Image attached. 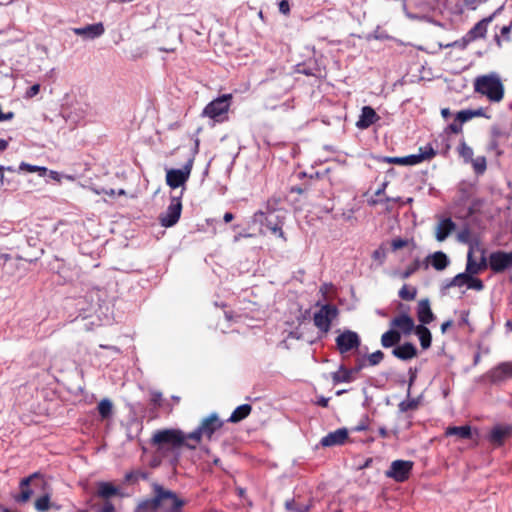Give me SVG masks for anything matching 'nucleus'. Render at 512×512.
Listing matches in <instances>:
<instances>
[{"mask_svg": "<svg viewBox=\"0 0 512 512\" xmlns=\"http://www.w3.org/2000/svg\"><path fill=\"white\" fill-rule=\"evenodd\" d=\"M474 89L492 102H499L504 96L503 83L500 76L495 72L475 78Z\"/></svg>", "mask_w": 512, "mask_h": 512, "instance_id": "f257e3e1", "label": "nucleus"}, {"mask_svg": "<svg viewBox=\"0 0 512 512\" xmlns=\"http://www.w3.org/2000/svg\"><path fill=\"white\" fill-rule=\"evenodd\" d=\"M153 488L155 496L144 503L145 507L164 512H177L183 506L184 502L172 491L165 490L158 484H155Z\"/></svg>", "mask_w": 512, "mask_h": 512, "instance_id": "f03ea898", "label": "nucleus"}, {"mask_svg": "<svg viewBox=\"0 0 512 512\" xmlns=\"http://www.w3.org/2000/svg\"><path fill=\"white\" fill-rule=\"evenodd\" d=\"M187 440H189L187 435H184L181 431L174 429L157 431L152 438L153 443L158 445L160 450H164L166 445L173 449L178 448L181 445H186L187 447L194 449L196 445L190 444Z\"/></svg>", "mask_w": 512, "mask_h": 512, "instance_id": "7ed1b4c3", "label": "nucleus"}, {"mask_svg": "<svg viewBox=\"0 0 512 512\" xmlns=\"http://www.w3.org/2000/svg\"><path fill=\"white\" fill-rule=\"evenodd\" d=\"M223 425V422L219 419L217 414L212 413L208 417L204 418L197 430L187 434V438L199 443L202 437L211 439L212 435L218 431Z\"/></svg>", "mask_w": 512, "mask_h": 512, "instance_id": "20e7f679", "label": "nucleus"}, {"mask_svg": "<svg viewBox=\"0 0 512 512\" xmlns=\"http://www.w3.org/2000/svg\"><path fill=\"white\" fill-rule=\"evenodd\" d=\"M487 265L485 250L479 246L478 242L470 243V248L467 254L466 269L464 272L477 275L486 269Z\"/></svg>", "mask_w": 512, "mask_h": 512, "instance_id": "39448f33", "label": "nucleus"}, {"mask_svg": "<svg viewBox=\"0 0 512 512\" xmlns=\"http://www.w3.org/2000/svg\"><path fill=\"white\" fill-rule=\"evenodd\" d=\"M231 94H225L211 101L204 109L203 114L211 119L219 120L230 107Z\"/></svg>", "mask_w": 512, "mask_h": 512, "instance_id": "423d86ee", "label": "nucleus"}, {"mask_svg": "<svg viewBox=\"0 0 512 512\" xmlns=\"http://www.w3.org/2000/svg\"><path fill=\"white\" fill-rule=\"evenodd\" d=\"M192 170V161L190 160L181 169H168L166 171V183L172 189L182 187L188 181Z\"/></svg>", "mask_w": 512, "mask_h": 512, "instance_id": "0eeeda50", "label": "nucleus"}, {"mask_svg": "<svg viewBox=\"0 0 512 512\" xmlns=\"http://www.w3.org/2000/svg\"><path fill=\"white\" fill-rule=\"evenodd\" d=\"M338 310L331 305H324L314 314L315 326L324 333L330 329L332 321L337 317Z\"/></svg>", "mask_w": 512, "mask_h": 512, "instance_id": "6e6552de", "label": "nucleus"}, {"mask_svg": "<svg viewBox=\"0 0 512 512\" xmlns=\"http://www.w3.org/2000/svg\"><path fill=\"white\" fill-rule=\"evenodd\" d=\"M182 203L180 197H172L169 206L166 211L159 217L160 223L163 227L174 226L181 215Z\"/></svg>", "mask_w": 512, "mask_h": 512, "instance_id": "1a4fd4ad", "label": "nucleus"}, {"mask_svg": "<svg viewBox=\"0 0 512 512\" xmlns=\"http://www.w3.org/2000/svg\"><path fill=\"white\" fill-rule=\"evenodd\" d=\"M252 221L255 224H260L265 226L267 230L271 231L273 234H278V236L282 237L283 232L281 230L282 223L277 220V217L273 213L265 214L262 211L256 212Z\"/></svg>", "mask_w": 512, "mask_h": 512, "instance_id": "9d476101", "label": "nucleus"}, {"mask_svg": "<svg viewBox=\"0 0 512 512\" xmlns=\"http://www.w3.org/2000/svg\"><path fill=\"white\" fill-rule=\"evenodd\" d=\"M474 275L468 272L459 273L452 278L447 287L467 286L468 289L482 291L484 288L483 282L479 278H475Z\"/></svg>", "mask_w": 512, "mask_h": 512, "instance_id": "9b49d317", "label": "nucleus"}, {"mask_svg": "<svg viewBox=\"0 0 512 512\" xmlns=\"http://www.w3.org/2000/svg\"><path fill=\"white\" fill-rule=\"evenodd\" d=\"M412 466L411 461L395 460L391 463L390 469L385 472V475L397 482H403L409 477Z\"/></svg>", "mask_w": 512, "mask_h": 512, "instance_id": "f8f14e48", "label": "nucleus"}, {"mask_svg": "<svg viewBox=\"0 0 512 512\" xmlns=\"http://www.w3.org/2000/svg\"><path fill=\"white\" fill-rule=\"evenodd\" d=\"M336 344L340 353L344 354L360 345V338L354 331L347 330L336 338Z\"/></svg>", "mask_w": 512, "mask_h": 512, "instance_id": "ddd939ff", "label": "nucleus"}, {"mask_svg": "<svg viewBox=\"0 0 512 512\" xmlns=\"http://www.w3.org/2000/svg\"><path fill=\"white\" fill-rule=\"evenodd\" d=\"M72 32L80 36L83 40H94L105 33V27L102 22H98L83 27L72 28Z\"/></svg>", "mask_w": 512, "mask_h": 512, "instance_id": "4468645a", "label": "nucleus"}, {"mask_svg": "<svg viewBox=\"0 0 512 512\" xmlns=\"http://www.w3.org/2000/svg\"><path fill=\"white\" fill-rule=\"evenodd\" d=\"M489 266L496 273L512 268L509 253L504 251L491 253L489 256Z\"/></svg>", "mask_w": 512, "mask_h": 512, "instance_id": "2eb2a0df", "label": "nucleus"}, {"mask_svg": "<svg viewBox=\"0 0 512 512\" xmlns=\"http://www.w3.org/2000/svg\"><path fill=\"white\" fill-rule=\"evenodd\" d=\"M492 382H503L512 378V362H502L492 368L489 372Z\"/></svg>", "mask_w": 512, "mask_h": 512, "instance_id": "dca6fc26", "label": "nucleus"}, {"mask_svg": "<svg viewBox=\"0 0 512 512\" xmlns=\"http://www.w3.org/2000/svg\"><path fill=\"white\" fill-rule=\"evenodd\" d=\"M391 327L403 334H410L416 327L414 320L407 314L395 317L391 323Z\"/></svg>", "mask_w": 512, "mask_h": 512, "instance_id": "f3484780", "label": "nucleus"}, {"mask_svg": "<svg viewBox=\"0 0 512 512\" xmlns=\"http://www.w3.org/2000/svg\"><path fill=\"white\" fill-rule=\"evenodd\" d=\"M456 224L450 218L441 219L435 226V238L438 242L445 241L455 230Z\"/></svg>", "mask_w": 512, "mask_h": 512, "instance_id": "a211bd4d", "label": "nucleus"}, {"mask_svg": "<svg viewBox=\"0 0 512 512\" xmlns=\"http://www.w3.org/2000/svg\"><path fill=\"white\" fill-rule=\"evenodd\" d=\"M434 155L435 152L431 146L421 147L419 153L403 157V165H416L431 159Z\"/></svg>", "mask_w": 512, "mask_h": 512, "instance_id": "6ab92c4d", "label": "nucleus"}, {"mask_svg": "<svg viewBox=\"0 0 512 512\" xmlns=\"http://www.w3.org/2000/svg\"><path fill=\"white\" fill-rule=\"evenodd\" d=\"M348 437V431L345 428L337 429L321 439V445L331 447L343 444Z\"/></svg>", "mask_w": 512, "mask_h": 512, "instance_id": "aec40b11", "label": "nucleus"}, {"mask_svg": "<svg viewBox=\"0 0 512 512\" xmlns=\"http://www.w3.org/2000/svg\"><path fill=\"white\" fill-rule=\"evenodd\" d=\"M378 119L379 116L376 114L375 110L372 107L364 106L361 109V114L359 116L358 121L356 122V127L362 130L367 129Z\"/></svg>", "mask_w": 512, "mask_h": 512, "instance_id": "412c9836", "label": "nucleus"}, {"mask_svg": "<svg viewBox=\"0 0 512 512\" xmlns=\"http://www.w3.org/2000/svg\"><path fill=\"white\" fill-rule=\"evenodd\" d=\"M38 478H39V474L34 473V474L30 475L29 477L22 479L20 482L21 492L18 496L15 497V500L20 503L27 502L33 494V491L29 488V485L34 479H38Z\"/></svg>", "mask_w": 512, "mask_h": 512, "instance_id": "4be33fe9", "label": "nucleus"}, {"mask_svg": "<svg viewBox=\"0 0 512 512\" xmlns=\"http://www.w3.org/2000/svg\"><path fill=\"white\" fill-rule=\"evenodd\" d=\"M418 320L423 324H429L434 319V314L430 308V302L428 299H422L418 303L417 307Z\"/></svg>", "mask_w": 512, "mask_h": 512, "instance_id": "5701e85b", "label": "nucleus"}, {"mask_svg": "<svg viewBox=\"0 0 512 512\" xmlns=\"http://www.w3.org/2000/svg\"><path fill=\"white\" fill-rule=\"evenodd\" d=\"M392 354L400 360H410L417 355V349L412 343H404L395 347Z\"/></svg>", "mask_w": 512, "mask_h": 512, "instance_id": "b1692460", "label": "nucleus"}, {"mask_svg": "<svg viewBox=\"0 0 512 512\" xmlns=\"http://www.w3.org/2000/svg\"><path fill=\"white\" fill-rule=\"evenodd\" d=\"M510 433V427L498 425L491 430L488 439L494 445H501Z\"/></svg>", "mask_w": 512, "mask_h": 512, "instance_id": "393cba45", "label": "nucleus"}, {"mask_svg": "<svg viewBox=\"0 0 512 512\" xmlns=\"http://www.w3.org/2000/svg\"><path fill=\"white\" fill-rule=\"evenodd\" d=\"M360 370V367L354 370L345 369L340 366L339 369L332 373L331 377L335 384L338 383H350L354 380V374Z\"/></svg>", "mask_w": 512, "mask_h": 512, "instance_id": "a878e982", "label": "nucleus"}, {"mask_svg": "<svg viewBox=\"0 0 512 512\" xmlns=\"http://www.w3.org/2000/svg\"><path fill=\"white\" fill-rule=\"evenodd\" d=\"M427 261L438 271L444 270L450 262L447 255L442 251H437L429 255Z\"/></svg>", "mask_w": 512, "mask_h": 512, "instance_id": "bb28decb", "label": "nucleus"}, {"mask_svg": "<svg viewBox=\"0 0 512 512\" xmlns=\"http://www.w3.org/2000/svg\"><path fill=\"white\" fill-rule=\"evenodd\" d=\"M420 267V261H413L405 270H394L390 273V276L400 280L408 279L412 274H414Z\"/></svg>", "mask_w": 512, "mask_h": 512, "instance_id": "cd10ccee", "label": "nucleus"}, {"mask_svg": "<svg viewBox=\"0 0 512 512\" xmlns=\"http://www.w3.org/2000/svg\"><path fill=\"white\" fill-rule=\"evenodd\" d=\"M400 340H401L400 332L392 328V329L388 330L387 332H385L381 336V345L384 348H389V347H392V346L396 345L397 343H399Z\"/></svg>", "mask_w": 512, "mask_h": 512, "instance_id": "c85d7f7f", "label": "nucleus"}, {"mask_svg": "<svg viewBox=\"0 0 512 512\" xmlns=\"http://www.w3.org/2000/svg\"><path fill=\"white\" fill-rule=\"evenodd\" d=\"M415 333L419 338L420 345L423 349H428L431 345V333L424 325H418L415 328Z\"/></svg>", "mask_w": 512, "mask_h": 512, "instance_id": "c756f323", "label": "nucleus"}, {"mask_svg": "<svg viewBox=\"0 0 512 512\" xmlns=\"http://www.w3.org/2000/svg\"><path fill=\"white\" fill-rule=\"evenodd\" d=\"M250 412H251L250 405H248V404L240 405L233 411V413L229 417V421L232 423H237V422L243 420L244 418H246L250 414Z\"/></svg>", "mask_w": 512, "mask_h": 512, "instance_id": "7c9ffc66", "label": "nucleus"}, {"mask_svg": "<svg viewBox=\"0 0 512 512\" xmlns=\"http://www.w3.org/2000/svg\"><path fill=\"white\" fill-rule=\"evenodd\" d=\"M446 435L447 436H457L461 439H467V438H470L471 436V427L468 426V425H465V426H454V427H448L446 429Z\"/></svg>", "mask_w": 512, "mask_h": 512, "instance_id": "2f4dec72", "label": "nucleus"}, {"mask_svg": "<svg viewBox=\"0 0 512 512\" xmlns=\"http://www.w3.org/2000/svg\"><path fill=\"white\" fill-rule=\"evenodd\" d=\"M97 492L101 497L108 498L117 493V488L109 482H101L98 484Z\"/></svg>", "mask_w": 512, "mask_h": 512, "instance_id": "473e14b6", "label": "nucleus"}, {"mask_svg": "<svg viewBox=\"0 0 512 512\" xmlns=\"http://www.w3.org/2000/svg\"><path fill=\"white\" fill-rule=\"evenodd\" d=\"M457 151L460 157L463 158L464 162L469 163L470 161H472L474 152L473 149L466 144V142L462 141L459 144Z\"/></svg>", "mask_w": 512, "mask_h": 512, "instance_id": "72a5a7b5", "label": "nucleus"}, {"mask_svg": "<svg viewBox=\"0 0 512 512\" xmlns=\"http://www.w3.org/2000/svg\"><path fill=\"white\" fill-rule=\"evenodd\" d=\"M399 297L406 301L414 300L417 295V289L414 286L403 285L399 290Z\"/></svg>", "mask_w": 512, "mask_h": 512, "instance_id": "f704fd0d", "label": "nucleus"}, {"mask_svg": "<svg viewBox=\"0 0 512 512\" xmlns=\"http://www.w3.org/2000/svg\"><path fill=\"white\" fill-rule=\"evenodd\" d=\"M113 405L108 399H103L98 404V411L102 418H108L112 414Z\"/></svg>", "mask_w": 512, "mask_h": 512, "instance_id": "c9c22d12", "label": "nucleus"}, {"mask_svg": "<svg viewBox=\"0 0 512 512\" xmlns=\"http://www.w3.org/2000/svg\"><path fill=\"white\" fill-rule=\"evenodd\" d=\"M492 19H493V15L479 21L473 29V32L475 33V35L476 36H484L487 32V26L492 21Z\"/></svg>", "mask_w": 512, "mask_h": 512, "instance_id": "e433bc0d", "label": "nucleus"}, {"mask_svg": "<svg viewBox=\"0 0 512 512\" xmlns=\"http://www.w3.org/2000/svg\"><path fill=\"white\" fill-rule=\"evenodd\" d=\"M469 163L472 164L474 171L477 174H482L487 167L486 158L484 156H478L476 158H473L472 161H470Z\"/></svg>", "mask_w": 512, "mask_h": 512, "instance_id": "4c0bfd02", "label": "nucleus"}, {"mask_svg": "<svg viewBox=\"0 0 512 512\" xmlns=\"http://www.w3.org/2000/svg\"><path fill=\"white\" fill-rule=\"evenodd\" d=\"M391 249L392 251H397L399 249H402L404 247H408L409 245L412 246V248L415 247L414 242L409 239H402V238H395L391 241Z\"/></svg>", "mask_w": 512, "mask_h": 512, "instance_id": "58836bf2", "label": "nucleus"}, {"mask_svg": "<svg viewBox=\"0 0 512 512\" xmlns=\"http://www.w3.org/2000/svg\"><path fill=\"white\" fill-rule=\"evenodd\" d=\"M49 502H50V497H49L48 494L38 498L35 501V508H36V510L40 511V512L47 511L49 509V507H50Z\"/></svg>", "mask_w": 512, "mask_h": 512, "instance_id": "ea45409f", "label": "nucleus"}, {"mask_svg": "<svg viewBox=\"0 0 512 512\" xmlns=\"http://www.w3.org/2000/svg\"><path fill=\"white\" fill-rule=\"evenodd\" d=\"M386 256H387V251L384 248V246H380L372 254V258L375 261H377L380 265H382L384 263Z\"/></svg>", "mask_w": 512, "mask_h": 512, "instance_id": "a19ab883", "label": "nucleus"}, {"mask_svg": "<svg viewBox=\"0 0 512 512\" xmlns=\"http://www.w3.org/2000/svg\"><path fill=\"white\" fill-rule=\"evenodd\" d=\"M383 358H384L383 352L378 350L368 356V362L371 366H375V365L379 364L383 360Z\"/></svg>", "mask_w": 512, "mask_h": 512, "instance_id": "79ce46f5", "label": "nucleus"}, {"mask_svg": "<svg viewBox=\"0 0 512 512\" xmlns=\"http://www.w3.org/2000/svg\"><path fill=\"white\" fill-rule=\"evenodd\" d=\"M457 120L460 122H466L473 118L472 110H462L457 113Z\"/></svg>", "mask_w": 512, "mask_h": 512, "instance_id": "37998d69", "label": "nucleus"}, {"mask_svg": "<svg viewBox=\"0 0 512 512\" xmlns=\"http://www.w3.org/2000/svg\"><path fill=\"white\" fill-rule=\"evenodd\" d=\"M418 406V401L417 400H407V401H404L400 404V409L402 411H407L409 409H416Z\"/></svg>", "mask_w": 512, "mask_h": 512, "instance_id": "c03bdc74", "label": "nucleus"}, {"mask_svg": "<svg viewBox=\"0 0 512 512\" xmlns=\"http://www.w3.org/2000/svg\"><path fill=\"white\" fill-rule=\"evenodd\" d=\"M457 239L459 242H462V243H469L470 242V231L469 229L465 228L463 230H461L458 235H457Z\"/></svg>", "mask_w": 512, "mask_h": 512, "instance_id": "a18cd8bd", "label": "nucleus"}, {"mask_svg": "<svg viewBox=\"0 0 512 512\" xmlns=\"http://www.w3.org/2000/svg\"><path fill=\"white\" fill-rule=\"evenodd\" d=\"M40 91V85L34 84L32 85L25 93V98H32L36 96Z\"/></svg>", "mask_w": 512, "mask_h": 512, "instance_id": "49530a36", "label": "nucleus"}, {"mask_svg": "<svg viewBox=\"0 0 512 512\" xmlns=\"http://www.w3.org/2000/svg\"><path fill=\"white\" fill-rule=\"evenodd\" d=\"M19 169L22 171H27L29 173H34L36 170H39V166L31 165L25 162L20 163Z\"/></svg>", "mask_w": 512, "mask_h": 512, "instance_id": "de8ad7c7", "label": "nucleus"}, {"mask_svg": "<svg viewBox=\"0 0 512 512\" xmlns=\"http://www.w3.org/2000/svg\"><path fill=\"white\" fill-rule=\"evenodd\" d=\"M279 11L284 14V15H287L290 11V6H289V3L288 1L286 0H282L280 3H279Z\"/></svg>", "mask_w": 512, "mask_h": 512, "instance_id": "09e8293b", "label": "nucleus"}, {"mask_svg": "<svg viewBox=\"0 0 512 512\" xmlns=\"http://www.w3.org/2000/svg\"><path fill=\"white\" fill-rule=\"evenodd\" d=\"M385 160L388 162V163H393V164H398V165H403V157H387L385 158Z\"/></svg>", "mask_w": 512, "mask_h": 512, "instance_id": "8fccbe9b", "label": "nucleus"}, {"mask_svg": "<svg viewBox=\"0 0 512 512\" xmlns=\"http://www.w3.org/2000/svg\"><path fill=\"white\" fill-rule=\"evenodd\" d=\"M138 477L146 478V474L142 473V472H136V473H129L126 475L127 480H131L132 478H138Z\"/></svg>", "mask_w": 512, "mask_h": 512, "instance_id": "3c124183", "label": "nucleus"}, {"mask_svg": "<svg viewBox=\"0 0 512 512\" xmlns=\"http://www.w3.org/2000/svg\"><path fill=\"white\" fill-rule=\"evenodd\" d=\"M93 191L96 193V194H101V193H105L106 195L110 196V197H113L115 196L116 192L113 190V189H110V190H104L102 189L101 191L98 190V189H93Z\"/></svg>", "mask_w": 512, "mask_h": 512, "instance_id": "603ef678", "label": "nucleus"}, {"mask_svg": "<svg viewBox=\"0 0 512 512\" xmlns=\"http://www.w3.org/2000/svg\"><path fill=\"white\" fill-rule=\"evenodd\" d=\"M49 176L50 178L58 182H60L62 179V175L59 172L53 170L49 171Z\"/></svg>", "mask_w": 512, "mask_h": 512, "instance_id": "864d4df0", "label": "nucleus"}, {"mask_svg": "<svg viewBox=\"0 0 512 512\" xmlns=\"http://www.w3.org/2000/svg\"><path fill=\"white\" fill-rule=\"evenodd\" d=\"M453 324L452 320H447L441 325V332L445 333L449 327H451Z\"/></svg>", "mask_w": 512, "mask_h": 512, "instance_id": "5fc2aeb1", "label": "nucleus"}, {"mask_svg": "<svg viewBox=\"0 0 512 512\" xmlns=\"http://www.w3.org/2000/svg\"><path fill=\"white\" fill-rule=\"evenodd\" d=\"M114 511V507L111 503L107 502L104 504L103 508H102V512H113Z\"/></svg>", "mask_w": 512, "mask_h": 512, "instance_id": "6e6d98bb", "label": "nucleus"}, {"mask_svg": "<svg viewBox=\"0 0 512 512\" xmlns=\"http://www.w3.org/2000/svg\"><path fill=\"white\" fill-rule=\"evenodd\" d=\"M328 402H329V399L328 398H325V397H321L319 398V400L317 401V403L322 406V407H327L328 406Z\"/></svg>", "mask_w": 512, "mask_h": 512, "instance_id": "4d7b16f0", "label": "nucleus"}, {"mask_svg": "<svg viewBox=\"0 0 512 512\" xmlns=\"http://www.w3.org/2000/svg\"><path fill=\"white\" fill-rule=\"evenodd\" d=\"M510 30H511V27H510V26H503V27L501 28V34H502L503 36H508V35H509V33H510Z\"/></svg>", "mask_w": 512, "mask_h": 512, "instance_id": "13d9d810", "label": "nucleus"}, {"mask_svg": "<svg viewBox=\"0 0 512 512\" xmlns=\"http://www.w3.org/2000/svg\"><path fill=\"white\" fill-rule=\"evenodd\" d=\"M223 219H224V221H225L226 223H228V222L232 221V219H233V214H232V213H230V212H227V213H225V214H224Z\"/></svg>", "mask_w": 512, "mask_h": 512, "instance_id": "bf43d9fd", "label": "nucleus"}, {"mask_svg": "<svg viewBox=\"0 0 512 512\" xmlns=\"http://www.w3.org/2000/svg\"><path fill=\"white\" fill-rule=\"evenodd\" d=\"M40 176H44L47 174L48 169L46 167L39 166V170H36Z\"/></svg>", "mask_w": 512, "mask_h": 512, "instance_id": "052dcab7", "label": "nucleus"}, {"mask_svg": "<svg viewBox=\"0 0 512 512\" xmlns=\"http://www.w3.org/2000/svg\"><path fill=\"white\" fill-rule=\"evenodd\" d=\"M8 147V142L0 138V150L3 151Z\"/></svg>", "mask_w": 512, "mask_h": 512, "instance_id": "680f3d73", "label": "nucleus"}, {"mask_svg": "<svg viewBox=\"0 0 512 512\" xmlns=\"http://www.w3.org/2000/svg\"><path fill=\"white\" fill-rule=\"evenodd\" d=\"M473 118L483 114L482 109L472 110Z\"/></svg>", "mask_w": 512, "mask_h": 512, "instance_id": "e2e57ef3", "label": "nucleus"}, {"mask_svg": "<svg viewBox=\"0 0 512 512\" xmlns=\"http://www.w3.org/2000/svg\"><path fill=\"white\" fill-rule=\"evenodd\" d=\"M386 185H387L386 183H383V184H382V187H381V188H379V189L375 192V194H376L377 196L381 195V194L384 192Z\"/></svg>", "mask_w": 512, "mask_h": 512, "instance_id": "0e129e2a", "label": "nucleus"}, {"mask_svg": "<svg viewBox=\"0 0 512 512\" xmlns=\"http://www.w3.org/2000/svg\"><path fill=\"white\" fill-rule=\"evenodd\" d=\"M441 113H442V115H443L444 117H447V116L449 115V110H448V109H446V108H445V109H442Z\"/></svg>", "mask_w": 512, "mask_h": 512, "instance_id": "69168bd1", "label": "nucleus"}, {"mask_svg": "<svg viewBox=\"0 0 512 512\" xmlns=\"http://www.w3.org/2000/svg\"><path fill=\"white\" fill-rule=\"evenodd\" d=\"M379 433L382 437H385L387 435V432L384 428L380 429Z\"/></svg>", "mask_w": 512, "mask_h": 512, "instance_id": "338daca9", "label": "nucleus"}, {"mask_svg": "<svg viewBox=\"0 0 512 512\" xmlns=\"http://www.w3.org/2000/svg\"><path fill=\"white\" fill-rule=\"evenodd\" d=\"M450 128L452 131L458 132V128L456 127V125H451Z\"/></svg>", "mask_w": 512, "mask_h": 512, "instance_id": "774afa93", "label": "nucleus"}]
</instances>
